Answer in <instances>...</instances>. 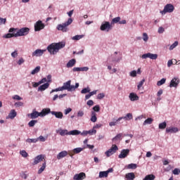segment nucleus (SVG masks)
Returning a JSON list of instances; mask_svg holds the SVG:
<instances>
[{
  "instance_id": "nucleus-1",
  "label": "nucleus",
  "mask_w": 180,
  "mask_h": 180,
  "mask_svg": "<svg viewBox=\"0 0 180 180\" xmlns=\"http://www.w3.org/2000/svg\"><path fill=\"white\" fill-rule=\"evenodd\" d=\"M65 47V42L60 41L58 43H53L48 46L47 50L50 53V54H57L61 49H64Z\"/></svg>"
},
{
  "instance_id": "nucleus-2",
  "label": "nucleus",
  "mask_w": 180,
  "mask_h": 180,
  "mask_svg": "<svg viewBox=\"0 0 180 180\" xmlns=\"http://www.w3.org/2000/svg\"><path fill=\"white\" fill-rule=\"evenodd\" d=\"M79 87V83H75V85H71V80H68L63 83L62 86L63 91H67L68 92H74Z\"/></svg>"
},
{
  "instance_id": "nucleus-3",
  "label": "nucleus",
  "mask_w": 180,
  "mask_h": 180,
  "mask_svg": "<svg viewBox=\"0 0 180 180\" xmlns=\"http://www.w3.org/2000/svg\"><path fill=\"white\" fill-rule=\"evenodd\" d=\"M72 23V18H68V21L65 22L62 24H58L56 27L57 30L63 32V33H67L70 29H68V26Z\"/></svg>"
},
{
  "instance_id": "nucleus-4",
  "label": "nucleus",
  "mask_w": 180,
  "mask_h": 180,
  "mask_svg": "<svg viewBox=\"0 0 180 180\" xmlns=\"http://www.w3.org/2000/svg\"><path fill=\"white\" fill-rule=\"evenodd\" d=\"M175 10V7L172 4H166L163 11H160L161 15H165L166 13H172Z\"/></svg>"
},
{
  "instance_id": "nucleus-5",
  "label": "nucleus",
  "mask_w": 180,
  "mask_h": 180,
  "mask_svg": "<svg viewBox=\"0 0 180 180\" xmlns=\"http://www.w3.org/2000/svg\"><path fill=\"white\" fill-rule=\"evenodd\" d=\"M30 29L27 27H22L18 30V32L15 34V37H20L22 36H27L29 34V32Z\"/></svg>"
},
{
  "instance_id": "nucleus-6",
  "label": "nucleus",
  "mask_w": 180,
  "mask_h": 180,
  "mask_svg": "<svg viewBox=\"0 0 180 180\" xmlns=\"http://www.w3.org/2000/svg\"><path fill=\"white\" fill-rule=\"evenodd\" d=\"M100 30L101 32H110L112 30V25L108 21H104L101 23Z\"/></svg>"
},
{
  "instance_id": "nucleus-7",
  "label": "nucleus",
  "mask_w": 180,
  "mask_h": 180,
  "mask_svg": "<svg viewBox=\"0 0 180 180\" xmlns=\"http://www.w3.org/2000/svg\"><path fill=\"white\" fill-rule=\"evenodd\" d=\"M34 32H40V30H43L46 27V25L43 23V21L39 20L34 23Z\"/></svg>"
},
{
  "instance_id": "nucleus-8",
  "label": "nucleus",
  "mask_w": 180,
  "mask_h": 180,
  "mask_svg": "<svg viewBox=\"0 0 180 180\" xmlns=\"http://www.w3.org/2000/svg\"><path fill=\"white\" fill-rule=\"evenodd\" d=\"M141 58L143 60H146L147 58H150V60H157L158 58V54L157 53H147L143 54Z\"/></svg>"
},
{
  "instance_id": "nucleus-9",
  "label": "nucleus",
  "mask_w": 180,
  "mask_h": 180,
  "mask_svg": "<svg viewBox=\"0 0 180 180\" xmlns=\"http://www.w3.org/2000/svg\"><path fill=\"white\" fill-rule=\"evenodd\" d=\"M119 150V148L116 145H112V147L107 151H105V154L106 157H110V155H113L116 151Z\"/></svg>"
},
{
  "instance_id": "nucleus-10",
  "label": "nucleus",
  "mask_w": 180,
  "mask_h": 180,
  "mask_svg": "<svg viewBox=\"0 0 180 180\" xmlns=\"http://www.w3.org/2000/svg\"><path fill=\"white\" fill-rule=\"evenodd\" d=\"M47 50L46 49H36L34 52L32 53V57H41L46 53Z\"/></svg>"
},
{
  "instance_id": "nucleus-11",
  "label": "nucleus",
  "mask_w": 180,
  "mask_h": 180,
  "mask_svg": "<svg viewBox=\"0 0 180 180\" xmlns=\"http://www.w3.org/2000/svg\"><path fill=\"white\" fill-rule=\"evenodd\" d=\"M27 117L30 119L34 120L37 119V117H40V112L36 111V110H33L32 113H29L27 115Z\"/></svg>"
},
{
  "instance_id": "nucleus-12",
  "label": "nucleus",
  "mask_w": 180,
  "mask_h": 180,
  "mask_svg": "<svg viewBox=\"0 0 180 180\" xmlns=\"http://www.w3.org/2000/svg\"><path fill=\"white\" fill-rule=\"evenodd\" d=\"M44 155H38L37 157L34 158V162H32V165H37L39 162H41L43 160H44Z\"/></svg>"
},
{
  "instance_id": "nucleus-13",
  "label": "nucleus",
  "mask_w": 180,
  "mask_h": 180,
  "mask_svg": "<svg viewBox=\"0 0 180 180\" xmlns=\"http://www.w3.org/2000/svg\"><path fill=\"white\" fill-rule=\"evenodd\" d=\"M129 154H130L129 149H123L121 150V153L118 155V158H121V159L126 158V157H127Z\"/></svg>"
},
{
  "instance_id": "nucleus-14",
  "label": "nucleus",
  "mask_w": 180,
  "mask_h": 180,
  "mask_svg": "<svg viewBox=\"0 0 180 180\" xmlns=\"http://www.w3.org/2000/svg\"><path fill=\"white\" fill-rule=\"evenodd\" d=\"M178 85H179V79L178 77L173 78L170 82V88H176Z\"/></svg>"
},
{
  "instance_id": "nucleus-15",
  "label": "nucleus",
  "mask_w": 180,
  "mask_h": 180,
  "mask_svg": "<svg viewBox=\"0 0 180 180\" xmlns=\"http://www.w3.org/2000/svg\"><path fill=\"white\" fill-rule=\"evenodd\" d=\"M85 178H86V175L84 172L76 174L73 176L74 180H84Z\"/></svg>"
},
{
  "instance_id": "nucleus-16",
  "label": "nucleus",
  "mask_w": 180,
  "mask_h": 180,
  "mask_svg": "<svg viewBox=\"0 0 180 180\" xmlns=\"http://www.w3.org/2000/svg\"><path fill=\"white\" fill-rule=\"evenodd\" d=\"M51 110L49 108H44L42 110L39 112L40 117H44V116H46V115H49L51 113Z\"/></svg>"
},
{
  "instance_id": "nucleus-17",
  "label": "nucleus",
  "mask_w": 180,
  "mask_h": 180,
  "mask_svg": "<svg viewBox=\"0 0 180 180\" xmlns=\"http://www.w3.org/2000/svg\"><path fill=\"white\" fill-rule=\"evenodd\" d=\"M56 133L60 134V136H70V131H68V130L67 129H56Z\"/></svg>"
},
{
  "instance_id": "nucleus-18",
  "label": "nucleus",
  "mask_w": 180,
  "mask_h": 180,
  "mask_svg": "<svg viewBox=\"0 0 180 180\" xmlns=\"http://www.w3.org/2000/svg\"><path fill=\"white\" fill-rule=\"evenodd\" d=\"M52 116H55L56 119H63L64 117V115L60 111H51Z\"/></svg>"
},
{
  "instance_id": "nucleus-19",
  "label": "nucleus",
  "mask_w": 180,
  "mask_h": 180,
  "mask_svg": "<svg viewBox=\"0 0 180 180\" xmlns=\"http://www.w3.org/2000/svg\"><path fill=\"white\" fill-rule=\"evenodd\" d=\"M67 155H68V152L63 150L57 155L56 158L57 160H61V158H64V157H67Z\"/></svg>"
},
{
  "instance_id": "nucleus-20",
  "label": "nucleus",
  "mask_w": 180,
  "mask_h": 180,
  "mask_svg": "<svg viewBox=\"0 0 180 180\" xmlns=\"http://www.w3.org/2000/svg\"><path fill=\"white\" fill-rule=\"evenodd\" d=\"M129 98L131 102H135V101H139V98L136 93H130Z\"/></svg>"
},
{
  "instance_id": "nucleus-21",
  "label": "nucleus",
  "mask_w": 180,
  "mask_h": 180,
  "mask_svg": "<svg viewBox=\"0 0 180 180\" xmlns=\"http://www.w3.org/2000/svg\"><path fill=\"white\" fill-rule=\"evenodd\" d=\"M76 63L77 60L75 59L70 60L66 65L67 68H72V67L75 65Z\"/></svg>"
},
{
  "instance_id": "nucleus-22",
  "label": "nucleus",
  "mask_w": 180,
  "mask_h": 180,
  "mask_svg": "<svg viewBox=\"0 0 180 180\" xmlns=\"http://www.w3.org/2000/svg\"><path fill=\"white\" fill-rule=\"evenodd\" d=\"M179 129L178 127H169L166 129V133H178Z\"/></svg>"
},
{
  "instance_id": "nucleus-23",
  "label": "nucleus",
  "mask_w": 180,
  "mask_h": 180,
  "mask_svg": "<svg viewBox=\"0 0 180 180\" xmlns=\"http://www.w3.org/2000/svg\"><path fill=\"white\" fill-rule=\"evenodd\" d=\"M49 86H50V84L44 83V84L39 86L38 91L43 92V91H46V89H47V88H49Z\"/></svg>"
},
{
  "instance_id": "nucleus-24",
  "label": "nucleus",
  "mask_w": 180,
  "mask_h": 180,
  "mask_svg": "<svg viewBox=\"0 0 180 180\" xmlns=\"http://www.w3.org/2000/svg\"><path fill=\"white\" fill-rule=\"evenodd\" d=\"M16 111L15 110H11L6 119H15V117H16Z\"/></svg>"
},
{
  "instance_id": "nucleus-25",
  "label": "nucleus",
  "mask_w": 180,
  "mask_h": 180,
  "mask_svg": "<svg viewBox=\"0 0 180 180\" xmlns=\"http://www.w3.org/2000/svg\"><path fill=\"white\" fill-rule=\"evenodd\" d=\"M120 121L119 120V119H112V121L109 122V126L110 127H112V126H116V124H120Z\"/></svg>"
},
{
  "instance_id": "nucleus-26",
  "label": "nucleus",
  "mask_w": 180,
  "mask_h": 180,
  "mask_svg": "<svg viewBox=\"0 0 180 180\" xmlns=\"http://www.w3.org/2000/svg\"><path fill=\"white\" fill-rule=\"evenodd\" d=\"M125 178L127 180H133L136 178V176L134 175V173L130 172L125 175Z\"/></svg>"
},
{
  "instance_id": "nucleus-27",
  "label": "nucleus",
  "mask_w": 180,
  "mask_h": 180,
  "mask_svg": "<svg viewBox=\"0 0 180 180\" xmlns=\"http://www.w3.org/2000/svg\"><path fill=\"white\" fill-rule=\"evenodd\" d=\"M90 120L93 123L96 122V121L98 120V117H96V112H95V111H91V117Z\"/></svg>"
},
{
  "instance_id": "nucleus-28",
  "label": "nucleus",
  "mask_w": 180,
  "mask_h": 180,
  "mask_svg": "<svg viewBox=\"0 0 180 180\" xmlns=\"http://www.w3.org/2000/svg\"><path fill=\"white\" fill-rule=\"evenodd\" d=\"M81 134V131L77 129L69 131V136H78Z\"/></svg>"
},
{
  "instance_id": "nucleus-29",
  "label": "nucleus",
  "mask_w": 180,
  "mask_h": 180,
  "mask_svg": "<svg viewBox=\"0 0 180 180\" xmlns=\"http://www.w3.org/2000/svg\"><path fill=\"white\" fill-rule=\"evenodd\" d=\"M46 160H44V162L42 164V166L38 170V174H41V172H43V171L46 169Z\"/></svg>"
},
{
  "instance_id": "nucleus-30",
  "label": "nucleus",
  "mask_w": 180,
  "mask_h": 180,
  "mask_svg": "<svg viewBox=\"0 0 180 180\" xmlns=\"http://www.w3.org/2000/svg\"><path fill=\"white\" fill-rule=\"evenodd\" d=\"M40 66H37L34 70H32L31 75H34L37 74L38 72H40Z\"/></svg>"
},
{
  "instance_id": "nucleus-31",
  "label": "nucleus",
  "mask_w": 180,
  "mask_h": 180,
  "mask_svg": "<svg viewBox=\"0 0 180 180\" xmlns=\"http://www.w3.org/2000/svg\"><path fill=\"white\" fill-rule=\"evenodd\" d=\"M37 123V120H32L31 121H30L28 122V126H29V127H34V126H36Z\"/></svg>"
},
{
  "instance_id": "nucleus-32",
  "label": "nucleus",
  "mask_w": 180,
  "mask_h": 180,
  "mask_svg": "<svg viewBox=\"0 0 180 180\" xmlns=\"http://www.w3.org/2000/svg\"><path fill=\"white\" fill-rule=\"evenodd\" d=\"M20 155L23 157V158H27V157H29V154L27 153V152H26V150H22L20 151Z\"/></svg>"
},
{
  "instance_id": "nucleus-33",
  "label": "nucleus",
  "mask_w": 180,
  "mask_h": 180,
  "mask_svg": "<svg viewBox=\"0 0 180 180\" xmlns=\"http://www.w3.org/2000/svg\"><path fill=\"white\" fill-rule=\"evenodd\" d=\"M155 179V176L154 174H148L145 176L143 180H154Z\"/></svg>"
},
{
  "instance_id": "nucleus-34",
  "label": "nucleus",
  "mask_w": 180,
  "mask_h": 180,
  "mask_svg": "<svg viewBox=\"0 0 180 180\" xmlns=\"http://www.w3.org/2000/svg\"><path fill=\"white\" fill-rule=\"evenodd\" d=\"M108 172H106V171H103V172H99V178H108Z\"/></svg>"
},
{
  "instance_id": "nucleus-35",
  "label": "nucleus",
  "mask_w": 180,
  "mask_h": 180,
  "mask_svg": "<svg viewBox=\"0 0 180 180\" xmlns=\"http://www.w3.org/2000/svg\"><path fill=\"white\" fill-rule=\"evenodd\" d=\"M84 148H76L75 149H73V153L74 154H79V153H81V151H83L84 150Z\"/></svg>"
},
{
  "instance_id": "nucleus-36",
  "label": "nucleus",
  "mask_w": 180,
  "mask_h": 180,
  "mask_svg": "<svg viewBox=\"0 0 180 180\" xmlns=\"http://www.w3.org/2000/svg\"><path fill=\"white\" fill-rule=\"evenodd\" d=\"M153 118H148V119H146V120L143 122V126H146V124H151V123H153Z\"/></svg>"
},
{
  "instance_id": "nucleus-37",
  "label": "nucleus",
  "mask_w": 180,
  "mask_h": 180,
  "mask_svg": "<svg viewBox=\"0 0 180 180\" xmlns=\"http://www.w3.org/2000/svg\"><path fill=\"white\" fill-rule=\"evenodd\" d=\"M122 136H123V134H117V136H115L112 139V141H118V140H120V139H122Z\"/></svg>"
},
{
  "instance_id": "nucleus-38",
  "label": "nucleus",
  "mask_w": 180,
  "mask_h": 180,
  "mask_svg": "<svg viewBox=\"0 0 180 180\" xmlns=\"http://www.w3.org/2000/svg\"><path fill=\"white\" fill-rule=\"evenodd\" d=\"M165 81H167V79H165V78H162V79L158 81L157 82L158 86H161V85H164V84H165Z\"/></svg>"
},
{
  "instance_id": "nucleus-39",
  "label": "nucleus",
  "mask_w": 180,
  "mask_h": 180,
  "mask_svg": "<svg viewBox=\"0 0 180 180\" xmlns=\"http://www.w3.org/2000/svg\"><path fill=\"white\" fill-rule=\"evenodd\" d=\"M128 169H136L137 168V165L134 163H131L127 166Z\"/></svg>"
},
{
  "instance_id": "nucleus-40",
  "label": "nucleus",
  "mask_w": 180,
  "mask_h": 180,
  "mask_svg": "<svg viewBox=\"0 0 180 180\" xmlns=\"http://www.w3.org/2000/svg\"><path fill=\"white\" fill-rule=\"evenodd\" d=\"M11 37H15V34L8 33L3 36L4 39H11Z\"/></svg>"
},
{
  "instance_id": "nucleus-41",
  "label": "nucleus",
  "mask_w": 180,
  "mask_h": 180,
  "mask_svg": "<svg viewBox=\"0 0 180 180\" xmlns=\"http://www.w3.org/2000/svg\"><path fill=\"white\" fill-rule=\"evenodd\" d=\"M39 141V139H27L26 140L27 143H37Z\"/></svg>"
},
{
  "instance_id": "nucleus-42",
  "label": "nucleus",
  "mask_w": 180,
  "mask_h": 180,
  "mask_svg": "<svg viewBox=\"0 0 180 180\" xmlns=\"http://www.w3.org/2000/svg\"><path fill=\"white\" fill-rule=\"evenodd\" d=\"M165 127H167V122H164L159 124V129H160V130H164Z\"/></svg>"
},
{
  "instance_id": "nucleus-43",
  "label": "nucleus",
  "mask_w": 180,
  "mask_h": 180,
  "mask_svg": "<svg viewBox=\"0 0 180 180\" xmlns=\"http://www.w3.org/2000/svg\"><path fill=\"white\" fill-rule=\"evenodd\" d=\"M144 82H146V79H143L141 82H139L137 88L139 90L141 89V86L144 85Z\"/></svg>"
},
{
  "instance_id": "nucleus-44",
  "label": "nucleus",
  "mask_w": 180,
  "mask_h": 180,
  "mask_svg": "<svg viewBox=\"0 0 180 180\" xmlns=\"http://www.w3.org/2000/svg\"><path fill=\"white\" fill-rule=\"evenodd\" d=\"M120 17H116V18H114L112 21H111V23H120Z\"/></svg>"
},
{
  "instance_id": "nucleus-45",
  "label": "nucleus",
  "mask_w": 180,
  "mask_h": 180,
  "mask_svg": "<svg viewBox=\"0 0 180 180\" xmlns=\"http://www.w3.org/2000/svg\"><path fill=\"white\" fill-rule=\"evenodd\" d=\"M90 92L91 89L89 87L84 88L81 91V94H89Z\"/></svg>"
},
{
  "instance_id": "nucleus-46",
  "label": "nucleus",
  "mask_w": 180,
  "mask_h": 180,
  "mask_svg": "<svg viewBox=\"0 0 180 180\" xmlns=\"http://www.w3.org/2000/svg\"><path fill=\"white\" fill-rule=\"evenodd\" d=\"M60 91H63L62 86H60V87H58L56 89H52L51 91L50 94H53V92H60Z\"/></svg>"
},
{
  "instance_id": "nucleus-47",
  "label": "nucleus",
  "mask_w": 180,
  "mask_h": 180,
  "mask_svg": "<svg viewBox=\"0 0 180 180\" xmlns=\"http://www.w3.org/2000/svg\"><path fill=\"white\" fill-rule=\"evenodd\" d=\"M177 46H178V41H174V44H172L170 46L169 50H170V51L174 50V49H175V47H176Z\"/></svg>"
},
{
  "instance_id": "nucleus-48",
  "label": "nucleus",
  "mask_w": 180,
  "mask_h": 180,
  "mask_svg": "<svg viewBox=\"0 0 180 180\" xmlns=\"http://www.w3.org/2000/svg\"><path fill=\"white\" fill-rule=\"evenodd\" d=\"M84 37V35H75V37H72V40H81Z\"/></svg>"
},
{
  "instance_id": "nucleus-49",
  "label": "nucleus",
  "mask_w": 180,
  "mask_h": 180,
  "mask_svg": "<svg viewBox=\"0 0 180 180\" xmlns=\"http://www.w3.org/2000/svg\"><path fill=\"white\" fill-rule=\"evenodd\" d=\"M87 134H90V136H92L94 134H96V130L94 129V128L92 129H90L89 131H87Z\"/></svg>"
},
{
  "instance_id": "nucleus-50",
  "label": "nucleus",
  "mask_w": 180,
  "mask_h": 180,
  "mask_svg": "<svg viewBox=\"0 0 180 180\" xmlns=\"http://www.w3.org/2000/svg\"><path fill=\"white\" fill-rule=\"evenodd\" d=\"M142 39H143V41H145V42L148 41V34H147V33L144 32L143 34V38Z\"/></svg>"
},
{
  "instance_id": "nucleus-51",
  "label": "nucleus",
  "mask_w": 180,
  "mask_h": 180,
  "mask_svg": "<svg viewBox=\"0 0 180 180\" xmlns=\"http://www.w3.org/2000/svg\"><path fill=\"white\" fill-rule=\"evenodd\" d=\"M12 99H14L15 101H22L23 98L20 97L19 95H14L12 97Z\"/></svg>"
},
{
  "instance_id": "nucleus-52",
  "label": "nucleus",
  "mask_w": 180,
  "mask_h": 180,
  "mask_svg": "<svg viewBox=\"0 0 180 180\" xmlns=\"http://www.w3.org/2000/svg\"><path fill=\"white\" fill-rule=\"evenodd\" d=\"M130 77H133L134 78L137 77V71L136 70H132L129 72Z\"/></svg>"
},
{
  "instance_id": "nucleus-53",
  "label": "nucleus",
  "mask_w": 180,
  "mask_h": 180,
  "mask_svg": "<svg viewBox=\"0 0 180 180\" xmlns=\"http://www.w3.org/2000/svg\"><path fill=\"white\" fill-rule=\"evenodd\" d=\"M172 174L174 175H179L180 174V169L178 168H175L173 171H172Z\"/></svg>"
},
{
  "instance_id": "nucleus-54",
  "label": "nucleus",
  "mask_w": 180,
  "mask_h": 180,
  "mask_svg": "<svg viewBox=\"0 0 180 180\" xmlns=\"http://www.w3.org/2000/svg\"><path fill=\"white\" fill-rule=\"evenodd\" d=\"M93 112H99L101 110V107L99 105H96L94 107H93Z\"/></svg>"
},
{
  "instance_id": "nucleus-55",
  "label": "nucleus",
  "mask_w": 180,
  "mask_h": 180,
  "mask_svg": "<svg viewBox=\"0 0 180 180\" xmlns=\"http://www.w3.org/2000/svg\"><path fill=\"white\" fill-rule=\"evenodd\" d=\"M25 63V59H23V58H20L18 62H17V64L18 65H22V64H23Z\"/></svg>"
},
{
  "instance_id": "nucleus-56",
  "label": "nucleus",
  "mask_w": 180,
  "mask_h": 180,
  "mask_svg": "<svg viewBox=\"0 0 180 180\" xmlns=\"http://www.w3.org/2000/svg\"><path fill=\"white\" fill-rule=\"evenodd\" d=\"M14 106H15V108H20V106H23V103L22 102L15 103Z\"/></svg>"
},
{
  "instance_id": "nucleus-57",
  "label": "nucleus",
  "mask_w": 180,
  "mask_h": 180,
  "mask_svg": "<svg viewBox=\"0 0 180 180\" xmlns=\"http://www.w3.org/2000/svg\"><path fill=\"white\" fill-rule=\"evenodd\" d=\"M105 98V94L103 93H100L97 96V99H103Z\"/></svg>"
},
{
  "instance_id": "nucleus-58",
  "label": "nucleus",
  "mask_w": 180,
  "mask_h": 180,
  "mask_svg": "<svg viewBox=\"0 0 180 180\" xmlns=\"http://www.w3.org/2000/svg\"><path fill=\"white\" fill-rule=\"evenodd\" d=\"M84 113L82 110H79L77 112V117H82L84 116Z\"/></svg>"
},
{
  "instance_id": "nucleus-59",
  "label": "nucleus",
  "mask_w": 180,
  "mask_h": 180,
  "mask_svg": "<svg viewBox=\"0 0 180 180\" xmlns=\"http://www.w3.org/2000/svg\"><path fill=\"white\" fill-rule=\"evenodd\" d=\"M11 57H13V58H16V57H18V51L15 50L11 53Z\"/></svg>"
},
{
  "instance_id": "nucleus-60",
  "label": "nucleus",
  "mask_w": 180,
  "mask_h": 180,
  "mask_svg": "<svg viewBox=\"0 0 180 180\" xmlns=\"http://www.w3.org/2000/svg\"><path fill=\"white\" fill-rule=\"evenodd\" d=\"M6 23V18H2L0 17V25H5Z\"/></svg>"
},
{
  "instance_id": "nucleus-61",
  "label": "nucleus",
  "mask_w": 180,
  "mask_h": 180,
  "mask_svg": "<svg viewBox=\"0 0 180 180\" xmlns=\"http://www.w3.org/2000/svg\"><path fill=\"white\" fill-rule=\"evenodd\" d=\"M127 116V119H128V120H131V119H133V114L132 113H127L126 115Z\"/></svg>"
},
{
  "instance_id": "nucleus-62",
  "label": "nucleus",
  "mask_w": 180,
  "mask_h": 180,
  "mask_svg": "<svg viewBox=\"0 0 180 180\" xmlns=\"http://www.w3.org/2000/svg\"><path fill=\"white\" fill-rule=\"evenodd\" d=\"M163 32H165V30L162 27H160L158 28V32L160 33V34H162Z\"/></svg>"
},
{
  "instance_id": "nucleus-63",
  "label": "nucleus",
  "mask_w": 180,
  "mask_h": 180,
  "mask_svg": "<svg viewBox=\"0 0 180 180\" xmlns=\"http://www.w3.org/2000/svg\"><path fill=\"white\" fill-rule=\"evenodd\" d=\"M72 111V109L71 108H68L65 110V115H68V113H70V112Z\"/></svg>"
},
{
  "instance_id": "nucleus-64",
  "label": "nucleus",
  "mask_w": 180,
  "mask_h": 180,
  "mask_svg": "<svg viewBox=\"0 0 180 180\" xmlns=\"http://www.w3.org/2000/svg\"><path fill=\"white\" fill-rule=\"evenodd\" d=\"M88 70H89V68H88V67L79 68V71H82V72L85 71V72H86V71H88Z\"/></svg>"
}]
</instances>
